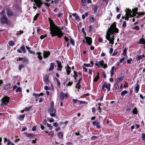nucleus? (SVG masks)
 Returning a JSON list of instances; mask_svg holds the SVG:
<instances>
[{"label": "nucleus", "instance_id": "obj_54", "mask_svg": "<svg viewBox=\"0 0 145 145\" xmlns=\"http://www.w3.org/2000/svg\"><path fill=\"white\" fill-rule=\"evenodd\" d=\"M126 21H124L123 22V24H122V27H124V28H125L126 27Z\"/></svg>", "mask_w": 145, "mask_h": 145}, {"label": "nucleus", "instance_id": "obj_15", "mask_svg": "<svg viewBox=\"0 0 145 145\" xmlns=\"http://www.w3.org/2000/svg\"><path fill=\"white\" fill-rule=\"evenodd\" d=\"M67 75H69L71 72V67L68 64L67 65V66L65 67Z\"/></svg>", "mask_w": 145, "mask_h": 145}, {"label": "nucleus", "instance_id": "obj_38", "mask_svg": "<svg viewBox=\"0 0 145 145\" xmlns=\"http://www.w3.org/2000/svg\"><path fill=\"white\" fill-rule=\"evenodd\" d=\"M72 101L74 104H79V100H78L77 99H72Z\"/></svg>", "mask_w": 145, "mask_h": 145}, {"label": "nucleus", "instance_id": "obj_28", "mask_svg": "<svg viewBox=\"0 0 145 145\" xmlns=\"http://www.w3.org/2000/svg\"><path fill=\"white\" fill-rule=\"evenodd\" d=\"M25 45L23 44L21 47H20V49L22 51L23 53H26V50L24 46Z\"/></svg>", "mask_w": 145, "mask_h": 145}, {"label": "nucleus", "instance_id": "obj_40", "mask_svg": "<svg viewBox=\"0 0 145 145\" xmlns=\"http://www.w3.org/2000/svg\"><path fill=\"white\" fill-rule=\"evenodd\" d=\"M15 44L14 42L12 40H10L8 42V44L10 46H12Z\"/></svg>", "mask_w": 145, "mask_h": 145}, {"label": "nucleus", "instance_id": "obj_18", "mask_svg": "<svg viewBox=\"0 0 145 145\" xmlns=\"http://www.w3.org/2000/svg\"><path fill=\"white\" fill-rule=\"evenodd\" d=\"M145 57V56L144 54L142 55H137L136 59L137 61H139Z\"/></svg>", "mask_w": 145, "mask_h": 145}, {"label": "nucleus", "instance_id": "obj_42", "mask_svg": "<svg viewBox=\"0 0 145 145\" xmlns=\"http://www.w3.org/2000/svg\"><path fill=\"white\" fill-rule=\"evenodd\" d=\"M104 61L103 60H101L98 63L99 65L101 67H103L104 65Z\"/></svg>", "mask_w": 145, "mask_h": 145}, {"label": "nucleus", "instance_id": "obj_36", "mask_svg": "<svg viewBox=\"0 0 145 145\" xmlns=\"http://www.w3.org/2000/svg\"><path fill=\"white\" fill-rule=\"evenodd\" d=\"M136 14L138 15H139L140 16H142L145 14V12H137Z\"/></svg>", "mask_w": 145, "mask_h": 145}, {"label": "nucleus", "instance_id": "obj_23", "mask_svg": "<svg viewBox=\"0 0 145 145\" xmlns=\"http://www.w3.org/2000/svg\"><path fill=\"white\" fill-rule=\"evenodd\" d=\"M36 54L38 55L37 57L39 60H41L42 59V56L41 55L42 54V53L41 52H38L36 53Z\"/></svg>", "mask_w": 145, "mask_h": 145}, {"label": "nucleus", "instance_id": "obj_31", "mask_svg": "<svg viewBox=\"0 0 145 145\" xmlns=\"http://www.w3.org/2000/svg\"><path fill=\"white\" fill-rule=\"evenodd\" d=\"M81 88V86L80 84L77 83L76 86L75 88L78 89V91H79V89Z\"/></svg>", "mask_w": 145, "mask_h": 145}, {"label": "nucleus", "instance_id": "obj_17", "mask_svg": "<svg viewBox=\"0 0 145 145\" xmlns=\"http://www.w3.org/2000/svg\"><path fill=\"white\" fill-rule=\"evenodd\" d=\"M137 43L140 44H143L145 45V39L143 38H141ZM144 48L145 49V46L144 47Z\"/></svg>", "mask_w": 145, "mask_h": 145}, {"label": "nucleus", "instance_id": "obj_10", "mask_svg": "<svg viewBox=\"0 0 145 145\" xmlns=\"http://www.w3.org/2000/svg\"><path fill=\"white\" fill-rule=\"evenodd\" d=\"M85 39L86 40V42L89 45L91 44L92 42V40L91 38L88 36L85 37Z\"/></svg>", "mask_w": 145, "mask_h": 145}, {"label": "nucleus", "instance_id": "obj_39", "mask_svg": "<svg viewBox=\"0 0 145 145\" xmlns=\"http://www.w3.org/2000/svg\"><path fill=\"white\" fill-rule=\"evenodd\" d=\"M55 80H56L57 84V86L59 88H60L61 87V83L58 80V79L56 78H55Z\"/></svg>", "mask_w": 145, "mask_h": 145}, {"label": "nucleus", "instance_id": "obj_48", "mask_svg": "<svg viewBox=\"0 0 145 145\" xmlns=\"http://www.w3.org/2000/svg\"><path fill=\"white\" fill-rule=\"evenodd\" d=\"M126 12L127 14L128 15L131 14L132 13V11H131V10L129 9H127Z\"/></svg>", "mask_w": 145, "mask_h": 145}, {"label": "nucleus", "instance_id": "obj_47", "mask_svg": "<svg viewBox=\"0 0 145 145\" xmlns=\"http://www.w3.org/2000/svg\"><path fill=\"white\" fill-rule=\"evenodd\" d=\"M47 127H49V129L50 130L52 129L53 128V127L50 124H49L48 123H47Z\"/></svg>", "mask_w": 145, "mask_h": 145}, {"label": "nucleus", "instance_id": "obj_41", "mask_svg": "<svg viewBox=\"0 0 145 145\" xmlns=\"http://www.w3.org/2000/svg\"><path fill=\"white\" fill-rule=\"evenodd\" d=\"M88 104V103L87 102L79 100V105H81V104H85L87 105Z\"/></svg>", "mask_w": 145, "mask_h": 145}, {"label": "nucleus", "instance_id": "obj_30", "mask_svg": "<svg viewBox=\"0 0 145 145\" xmlns=\"http://www.w3.org/2000/svg\"><path fill=\"white\" fill-rule=\"evenodd\" d=\"M99 78V73L98 72H97V76L94 78L93 81L95 82H97Z\"/></svg>", "mask_w": 145, "mask_h": 145}, {"label": "nucleus", "instance_id": "obj_57", "mask_svg": "<svg viewBox=\"0 0 145 145\" xmlns=\"http://www.w3.org/2000/svg\"><path fill=\"white\" fill-rule=\"evenodd\" d=\"M91 18L92 20V22L93 23H95L96 22V19L94 18V16H92Z\"/></svg>", "mask_w": 145, "mask_h": 145}, {"label": "nucleus", "instance_id": "obj_46", "mask_svg": "<svg viewBox=\"0 0 145 145\" xmlns=\"http://www.w3.org/2000/svg\"><path fill=\"white\" fill-rule=\"evenodd\" d=\"M127 48H125L123 51V54L124 55L126 56L127 54Z\"/></svg>", "mask_w": 145, "mask_h": 145}, {"label": "nucleus", "instance_id": "obj_24", "mask_svg": "<svg viewBox=\"0 0 145 145\" xmlns=\"http://www.w3.org/2000/svg\"><path fill=\"white\" fill-rule=\"evenodd\" d=\"M73 73L74 74V75H73L72 76L73 77L75 80V82H76V80L77 79V77L78 76V75H77V73L75 71H74Z\"/></svg>", "mask_w": 145, "mask_h": 145}, {"label": "nucleus", "instance_id": "obj_34", "mask_svg": "<svg viewBox=\"0 0 145 145\" xmlns=\"http://www.w3.org/2000/svg\"><path fill=\"white\" fill-rule=\"evenodd\" d=\"M10 85L11 84L10 83L7 84L4 86L3 89L5 90H7L10 87Z\"/></svg>", "mask_w": 145, "mask_h": 145}, {"label": "nucleus", "instance_id": "obj_19", "mask_svg": "<svg viewBox=\"0 0 145 145\" xmlns=\"http://www.w3.org/2000/svg\"><path fill=\"white\" fill-rule=\"evenodd\" d=\"M58 138L59 139H62L63 137V133L62 132H58L57 134Z\"/></svg>", "mask_w": 145, "mask_h": 145}, {"label": "nucleus", "instance_id": "obj_50", "mask_svg": "<svg viewBox=\"0 0 145 145\" xmlns=\"http://www.w3.org/2000/svg\"><path fill=\"white\" fill-rule=\"evenodd\" d=\"M142 140L144 141L145 142V134L144 133H142Z\"/></svg>", "mask_w": 145, "mask_h": 145}, {"label": "nucleus", "instance_id": "obj_35", "mask_svg": "<svg viewBox=\"0 0 145 145\" xmlns=\"http://www.w3.org/2000/svg\"><path fill=\"white\" fill-rule=\"evenodd\" d=\"M70 38H71L70 39L69 42L70 43V44H72L73 46H74L75 45V42L74 40L71 39V37H70Z\"/></svg>", "mask_w": 145, "mask_h": 145}, {"label": "nucleus", "instance_id": "obj_33", "mask_svg": "<svg viewBox=\"0 0 145 145\" xmlns=\"http://www.w3.org/2000/svg\"><path fill=\"white\" fill-rule=\"evenodd\" d=\"M128 93V91H127L126 90H124L123 91H122L121 93V95L123 97L125 96V95L127 93Z\"/></svg>", "mask_w": 145, "mask_h": 145}, {"label": "nucleus", "instance_id": "obj_51", "mask_svg": "<svg viewBox=\"0 0 145 145\" xmlns=\"http://www.w3.org/2000/svg\"><path fill=\"white\" fill-rule=\"evenodd\" d=\"M22 91V89L20 87H19L16 89V92H20Z\"/></svg>", "mask_w": 145, "mask_h": 145}, {"label": "nucleus", "instance_id": "obj_25", "mask_svg": "<svg viewBox=\"0 0 145 145\" xmlns=\"http://www.w3.org/2000/svg\"><path fill=\"white\" fill-rule=\"evenodd\" d=\"M138 8H135L134 9H133L132 11L133 12V15L135 16H136V14H136V13L137 12V11L138 10Z\"/></svg>", "mask_w": 145, "mask_h": 145}, {"label": "nucleus", "instance_id": "obj_37", "mask_svg": "<svg viewBox=\"0 0 145 145\" xmlns=\"http://www.w3.org/2000/svg\"><path fill=\"white\" fill-rule=\"evenodd\" d=\"M33 96H35V98L36 99V101H37L39 97L38 95V94L35 93H33Z\"/></svg>", "mask_w": 145, "mask_h": 145}, {"label": "nucleus", "instance_id": "obj_49", "mask_svg": "<svg viewBox=\"0 0 145 145\" xmlns=\"http://www.w3.org/2000/svg\"><path fill=\"white\" fill-rule=\"evenodd\" d=\"M73 83V82L69 81V82L66 84V86H71L72 85Z\"/></svg>", "mask_w": 145, "mask_h": 145}, {"label": "nucleus", "instance_id": "obj_7", "mask_svg": "<svg viewBox=\"0 0 145 145\" xmlns=\"http://www.w3.org/2000/svg\"><path fill=\"white\" fill-rule=\"evenodd\" d=\"M47 111L48 113L50 114L51 117H54L55 116L56 110L54 108L50 107L47 110Z\"/></svg>", "mask_w": 145, "mask_h": 145}, {"label": "nucleus", "instance_id": "obj_5", "mask_svg": "<svg viewBox=\"0 0 145 145\" xmlns=\"http://www.w3.org/2000/svg\"><path fill=\"white\" fill-rule=\"evenodd\" d=\"M0 21L2 25L7 24H8V19L5 15L0 16Z\"/></svg>", "mask_w": 145, "mask_h": 145}, {"label": "nucleus", "instance_id": "obj_6", "mask_svg": "<svg viewBox=\"0 0 145 145\" xmlns=\"http://www.w3.org/2000/svg\"><path fill=\"white\" fill-rule=\"evenodd\" d=\"M102 86V90L105 92H106V89H105V88L107 89V92L110 91L111 84L109 83H107L106 82H104Z\"/></svg>", "mask_w": 145, "mask_h": 145}, {"label": "nucleus", "instance_id": "obj_56", "mask_svg": "<svg viewBox=\"0 0 145 145\" xmlns=\"http://www.w3.org/2000/svg\"><path fill=\"white\" fill-rule=\"evenodd\" d=\"M98 137L96 136H93L91 138V139L92 140H95L98 138Z\"/></svg>", "mask_w": 145, "mask_h": 145}, {"label": "nucleus", "instance_id": "obj_13", "mask_svg": "<svg viewBox=\"0 0 145 145\" xmlns=\"http://www.w3.org/2000/svg\"><path fill=\"white\" fill-rule=\"evenodd\" d=\"M50 53L49 51H43V57L44 58H47L50 55Z\"/></svg>", "mask_w": 145, "mask_h": 145}, {"label": "nucleus", "instance_id": "obj_61", "mask_svg": "<svg viewBox=\"0 0 145 145\" xmlns=\"http://www.w3.org/2000/svg\"><path fill=\"white\" fill-rule=\"evenodd\" d=\"M81 31L84 33L85 37H86V33L84 31V28H83L82 29Z\"/></svg>", "mask_w": 145, "mask_h": 145}, {"label": "nucleus", "instance_id": "obj_53", "mask_svg": "<svg viewBox=\"0 0 145 145\" xmlns=\"http://www.w3.org/2000/svg\"><path fill=\"white\" fill-rule=\"evenodd\" d=\"M94 13H96L97 12L98 9V7L97 5H95L94 7Z\"/></svg>", "mask_w": 145, "mask_h": 145}, {"label": "nucleus", "instance_id": "obj_2", "mask_svg": "<svg viewBox=\"0 0 145 145\" xmlns=\"http://www.w3.org/2000/svg\"><path fill=\"white\" fill-rule=\"evenodd\" d=\"M118 29L116 27L115 22H114L108 28L106 34V39L109 41V43L112 44H114V41L110 40V38L111 35H114L115 33H118Z\"/></svg>", "mask_w": 145, "mask_h": 145}, {"label": "nucleus", "instance_id": "obj_52", "mask_svg": "<svg viewBox=\"0 0 145 145\" xmlns=\"http://www.w3.org/2000/svg\"><path fill=\"white\" fill-rule=\"evenodd\" d=\"M133 29L136 30H140V27L138 26L137 25L133 27Z\"/></svg>", "mask_w": 145, "mask_h": 145}, {"label": "nucleus", "instance_id": "obj_14", "mask_svg": "<svg viewBox=\"0 0 145 145\" xmlns=\"http://www.w3.org/2000/svg\"><path fill=\"white\" fill-rule=\"evenodd\" d=\"M92 125L93 126H96L97 128L100 129L101 128L100 123L99 122L94 121L93 122Z\"/></svg>", "mask_w": 145, "mask_h": 145}, {"label": "nucleus", "instance_id": "obj_3", "mask_svg": "<svg viewBox=\"0 0 145 145\" xmlns=\"http://www.w3.org/2000/svg\"><path fill=\"white\" fill-rule=\"evenodd\" d=\"M31 2H33L35 4H34L35 5H36L37 7L40 9V8L44 4L46 7H48L50 5V4L48 3H43L42 0H31Z\"/></svg>", "mask_w": 145, "mask_h": 145}, {"label": "nucleus", "instance_id": "obj_16", "mask_svg": "<svg viewBox=\"0 0 145 145\" xmlns=\"http://www.w3.org/2000/svg\"><path fill=\"white\" fill-rule=\"evenodd\" d=\"M45 133L48 134V135L49 136H51L53 137L54 136V132L53 131H51L49 132L48 131H43Z\"/></svg>", "mask_w": 145, "mask_h": 145}, {"label": "nucleus", "instance_id": "obj_29", "mask_svg": "<svg viewBox=\"0 0 145 145\" xmlns=\"http://www.w3.org/2000/svg\"><path fill=\"white\" fill-rule=\"evenodd\" d=\"M25 116V114H24L22 115H20L18 118V119L20 121H22L24 119Z\"/></svg>", "mask_w": 145, "mask_h": 145}, {"label": "nucleus", "instance_id": "obj_64", "mask_svg": "<svg viewBox=\"0 0 145 145\" xmlns=\"http://www.w3.org/2000/svg\"><path fill=\"white\" fill-rule=\"evenodd\" d=\"M47 123L46 122V119L43 120L42 121V123L43 125L46 126L47 124Z\"/></svg>", "mask_w": 145, "mask_h": 145}, {"label": "nucleus", "instance_id": "obj_62", "mask_svg": "<svg viewBox=\"0 0 145 145\" xmlns=\"http://www.w3.org/2000/svg\"><path fill=\"white\" fill-rule=\"evenodd\" d=\"M119 88V86H118V83H117L116 84L115 89H116L118 90Z\"/></svg>", "mask_w": 145, "mask_h": 145}, {"label": "nucleus", "instance_id": "obj_4", "mask_svg": "<svg viewBox=\"0 0 145 145\" xmlns=\"http://www.w3.org/2000/svg\"><path fill=\"white\" fill-rule=\"evenodd\" d=\"M10 100V97L7 96H5L2 98L1 100V101L0 104L1 107H3L8 106Z\"/></svg>", "mask_w": 145, "mask_h": 145}, {"label": "nucleus", "instance_id": "obj_26", "mask_svg": "<svg viewBox=\"0 0 145 145\" xmlns=\"http://www.w3.org/2000/svg\"><path fill=\"white\" fill-rule=\"evenodd\" d=\"M60 99L61 100H63L64 99V95L63 92H61L59 94Z\"/></svg>", "mask_w": 145, "mask_h": 145}, {"label": "nucleus", "instance_id": "obj_12", "mask_svg": "<svg viewBox=\"0 0 145 145\" xmlns=\"http://www.w3.org/2000/svg\"><path fill=\"white\" fill-rule=\"evenodd\" d=\"M6 13L8 17L9 18H11L13 15L12 12L9 9L7 10Z\"/></svg>", "mask_w": 145, "mask_h": 145}, {"label": "nucleus", "instance_id": "obj_21", "mask_svg": "<svg viewBox=\"0 0 145 145\" xmlns=\"http://www.w3.org/2000/svg\"><path fill=\"white\" fill-rule=\"evenodd\" d=\"M25 133L26 135V137L30 139L32 138L34 136V135H33L31 133H28L26 132Z\"/></svg>", "mask_w": 145, "mask_h": 145}, {"label": "nucleus", "instance_id": "obj_45", "mask_svg": "<svg viewBox=\"0 0 145 145\" xmlns=\"http://www.w3.org/2000/svg\"><path fill=\"white\" fill-rule=\"evenodd\" d=\"M132 113L134 114H137V110L135 107L133 109Z\"/></svg>", "mask_w": 145, "mask_h": 145}, {"label": "nucleus", "instance_id": "obj_1", "mask_svg": "<svg viewBox=\"0 0 145 145\" xmlns=\"http://www.w3.org/2000/svg\"><path fill=\"white\" fill-rule=\"evenodd\" d=\"M48 19L50 24V33L51 34L52 36L54 37L57 36L59 38H61L64 34V32L61 30L63 29V27H62L60 29L54 23L53 20L50 18H49Z\"/></svg>", "mask_w": 145, "mask_h": 145}, {"label": "nucleus", "instance_id": "obj_63", "mask_svg": "<svg viewBox=\"0 0 145 145\" xmlns=\"http://www.w3.org/2000/svg\"><path fill=\"white\" fill-rule=\"evenodd\" d=\"M128 83L125 82L124 84V88H126V87H128Z\"/></svg>", "mask_w": 145, "mask_h": 145}, {"label": "nucleus", "instance_id": "obj_8", "mask_svg": "<svg viewBox=\"0 0 145 145\" xmlns=\"http://www.w3.org/2000/svg\"><path fill=\"white\" fill-rule=\"evenodd\" d=\"M15 60L16 61H22L23 63L27 64L28 63V60L24 57H18L15 58Z\"/></svg>", "mask_w": 145, "mask_h": 145}, {"label": "nucleus", "instance_id": "obj_27", "mask_svg": "<svg viewBox=\"0 0 145 145\" xmlns=\"http://www.w3.org/2000/svg\"><path fill=\"white\" fill-rule=\"evenodd\" d=\"M26 48H27V49L28 50V51L30 53L32 54L33 55L35 54V52L31 50L30 49V48L29 47H28L27 46H26Z\"/></svg>", "mask_w": 145, "mask_h": 145}, {"label": "nucleus", "instance_id": "obj_55", "mask_svg": "<svg viewBox=\"0 0 145 145\" xmlns=\"http://www.w3.org/2000/svg\"><path fill=\"white\" fill-rule=\"evenodd\" d=\"M75 20L78 22L80 21V18L79 16L77 15V16L75 17Z\"/></svg>", "mask_w": 145, "mask_h": 145}, {"label": "nucleus", "instance_id": "obj_32", "mask_svg": "<svg viewBox=\"0 0 145 145\" xmlns=\"http://www.w3.org/2000/svg\"><path fill=\"white\" fill-rule=\"evenodd\" d=\"M124 78V76H121V77H119L117 79V83H119L120 81L123 80Z\"/></svg>", "mask_w": 145, "mask_h": 145}, {"label": "nucleus", "instance_id": "obj_11", "mask_svg": "<svg viewBox=\"0 0 145 145\" xmlns=\"http://www.w3.org/2000/svg\"><path fill=\"white\" fill-rule=\"evenodd\" d=\"M49 78V76L47 74H46L43 77V79L44 83L47 84H48L50 82Z\"/></svg>", "mask_w": 145, "mask_h": 145}, {"label": "nucleus", "instance_id": "obj_22", "mask_svg": "<svg viewBox=\"0 0 145 145\" xmlns=\"http://www.w3.org/2000/svg\"><path fill=\"white\" fill-rule=\"evenodd\" d=\"M140 86L138 84H136L135 87V91L136 93H137L139 89Z\"/></svg>", "mask_w": 145, "mask_h": 145}, {"label": "nucleus", "instance_id": "obj_44", "mask_svg": "<svg viewBox=\"0 0 145 145\" xmlns=\"http://www.w3.org/2000/svg\"><path fill=\"white\" fill-rule=\"evenodd\" d=\"M24 67V65L23 64H20L19 65L18 69L19 70H21Z\"/></svg>", "mask_w": 145, "mask_h": 145}, {"label": "nucleus", "instance_id": "obj_20", "mask_svg": "<svg viewBox=\"0 0 145 145\" xmlns=\"http://www.w3.org/2000/svg\"><path fill=\"white\" fill-rule=\"evenodd\" d=\"M55 64L54 63H51L50 64V67L49 68L48 70L51 71L53 70L54 69V66Z\"/></svg>", "mask_w": 145, "mask_h": 145}, {"label": "nucleus", "instance_id": "obj_60", "mask_svg": "<svg viewBox=\"0 0 145 145\" xmlns=\"http://www.w3.org/2000/svg\"><path fill=\"white\" fill-rule=\"evenodd\" d=\"M132 61V59L131 58H130L129 59L127 60V63L128 64L131 63V61Z\"/></svg>", "mask_w": 145, "mask_h": 145}, {"label": "nucleus", "instance_id": "obj_9", "mask_svg": "<svg viewBox=\"0 0 145 145\" xmlns=\"http://www.w3.org/2000/svg\"><path fill=\"white\" fill-rule=\"evenodd\" d=\"M56 61L57 63V67H58L57 68V70L58 71H61L63 67L61 62L57 60H56Z\"/></svg>", "mask_w": 145, "mask_h": 145}, {"label": "nucleus", "instance_id": "obj_58", "mask_svg": "<svg viewBox=\"0 0 145 145\" xmlns=\"http://www.w3.org/2000/svg\"><path fill=\"white\" fill-rule=\"evenodd\" d=\"M53 126L55 127H57L58 126V125L57 122H55L53 124Z\"/></svg>", "mask_w": 145, "mask_h": 145}, {"label": "nucleus", "instance_id": "obj_43", "mask_svg": "<svg viewBox=\"0 0 145 145\" xmlns=\"http://www.w3.org/2000/svg\"><path fill=\"white\" fill-rule=\"evenodd\" d=\"M39 13H37L35 16L33 18V21H36L38 18L39 16Z\"/></svg>", "mask_w": 145, "mask_h": 145}, {"label": "nucleus", "instance_id": "obj_59", "mask_svg": "<svg viewBox=\"0 0 145 145\" xmlns=\"http://www.w3.org/2000/svg\"><path fill=\"white\" fill-rule=\"evenodd\" d=\"M118 52V51L117 50H114L113 53L112 54V55L113 56H116Z\"/></svg>", "mask_w": 145, "mask_h": 145}]
</instances>
